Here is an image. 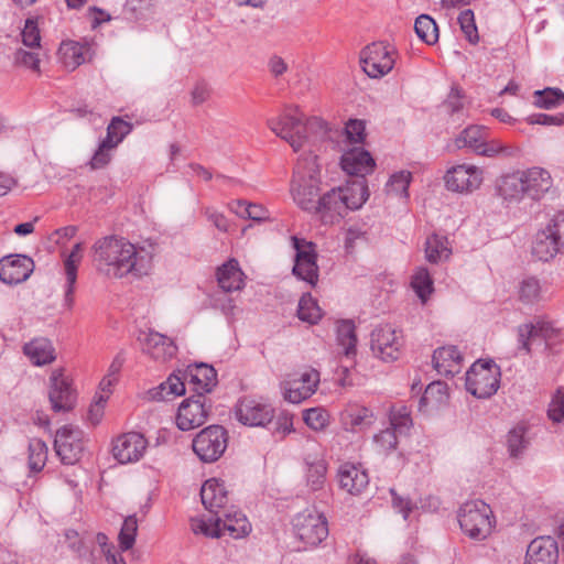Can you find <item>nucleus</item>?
I'll return each mask as SVG.
<instances>
[{"label": "nucleus", "instance_id": "nucleus-1", "mask_svg": "<svg viewBox=\"0 0 564 564\" xmlns=\"http://www.w3.org/2000/svg\"><path fill=\"white\" fill-rule=\"evenodd\" d=\"M553 186L550 172L543 167L533 166L527 170H516L505 173L495 181V195L506 206L518 205L525 198L540 202Z\"/></svg>", "mask_w": 564, "mask_h": 564}, {"label": "nucleus", "instance_id": "nucleus-2", "mask_svg": "<svg viewBox=\"0 0 564 564\" xmlns=\"http://www.w3.org/2000/svg\"><path fill=\"white\" fill-rule=\"evenodd\" d=\"M91 251L97 271L108 278L121 279L129 273H141L137 248L123 237L111 235L99 238Z\"/></svg>", "mask_w": 564, "mask_h": 564}, {"label": "nucleus", "instance_id": "nucleus-3", "mask_svg": "<svg viewBox=\"0 0 564 564\" xmlns=\"http://www.w3.org/2000/svg\"><path fill=\"white\" fill-rule=\"evenodd\" d=\"M297 112L299 108L295 107L293 113H284L268 120L270 130L285 140L295 152L324 139L328 131L327 123L323 119L311 117L303 121Z\"/></svg>", "mask_w": 564, "mask_h": 564}, {"label": "nucleus", "instance_id": "nucleus-4", "mask_svg": "<svg viewBox=\"0 0 564 564\" xmlns=\"http://www.w3.org/2000/svg\"><path fill=\"white\" fill-rule=\"evenodd\" d=\"M318 158L312 151L303 153L294 169L291 194L295 204L307 213L314 212L321 197Z\"/></svg>", "mask_w": 564, "mask_h": 564}, {"label": "nucleus", "instance_id": "nucleus-5", "mask_svg": "<svg viewBox=\"0 0 564 564\" xmlns=\"http://www.w3.org/2000/svg\"><path fill=\"white\" fill-rule=\"evenodd\" d=\"M192 529L194 533L209 538H220L228 533L231 538L239 539L251 532V524L241 511L226 509L208 520H193Z\"/></svg>", "mask_w": 564, "mask_h": 564}, {"label": "nucleus", "instance_id": "nucleus-6", "mask_svg": "<svg viewBox=\"0 0 564 564\" xmlns=\"http://www.w3.org/2000/svg\"><path fill=\"white\" fill-rule=\"evenodd\" d=\"M462 531L470 539L485 540L492 530L495 517L489 505L482 500L465 502L457 513Z\"/></svg>", "mask_w": 564, "mask_h": 564}, {"label": "nucleus", "instance_id": "nucleus-7", "mask_svg": "<svg viewBox=\"0 0 564 564\" xmlns=\"http://www.w3.org/2000/svg\"><path fill=\"white\" fill-rule=\"evenodd\" d=\"M500 367L491 359L477 360L466 372V389L478 399H488L500 387Z\"/></svg>", "mask_w": 564, "mask_h": 564}, {"label": "nucleus", "instance_id": "nucleus-8", "mask_svg": "<svg viewBox=\"0 0 564 564\" xmlns=\"http://www.w3.org/2000/svg\"><path fill=\"white\" fill-rule=\"evenodd\" d=\"M228 438V432L224 426L209 425L194 437L192 447L202 462L214 463L224 455Z\"/></svg>", "mask_w": 564, "mask_h": 564}, {"label": "nucleus", "instance_id": "nucleus-9", "mask_svg": "<svg viewBox=\"0 0 564 564\" xmlns=\"http://www.w3.org/2000/svg\"><path fill=\"white\" fill-rule=\"evenodd\" d=\"M404 339L402 330L389 324L377 326L370 335V348L383 361H394L401 356Z\"/></svg>", "mask_w": 564, "mask_h": 564}, {"label": "nucleus", "instance_id": "nucleus-10", "mask_svg": "<svg viewBox=\"0 0 564 564\" xmlns=\"http://www.w3.org/2000/svg\"><path fill=\"white\" fill-rule=\"evenodd\" d=\"M291 242L295 250L293 274L315 286L318 281L316 245L296 236L291 237Z\"/></svg>", "mask_w": 564, "mask_h": 564}, {"label": "nucleus", "instance_id": "nucleus-11", "mask_svg": "<svg viewBox=\"0 0 564 564\" xmlns=\"http://www.w3.org/2000/svg\"><path fill=\"white\" fill-rule=\"evenodd\" d=\"M394 63V51L384 42H373L360 52L361 68L371 78L386 76Z\"/></svg>", "mask_w": 564, "mask_h": 564}, {"label": "nucleus", "instance_id": "nucleus-12", "mask_svg": "<svg viewBox=\"0 0 564 564\" xmlns=\"http://www.w3.org/2000/svg\"><path fill=\"white\" fill-rule=\"evenodd\" d=\"M212 400L202 392L185 399L178 406L176 425L182 431H189L203 425L212 411Z\"/></svg>", "mask_w": 564, "mask_h": 564}, {"label": "nucleus", "instance_id": "nucleus-13", "mask_svg": "<svg viewBox=\"0 0 564 564\" xmlns=\"http://www.w3.org/2000/svg\"><path fill=\"white\" fill-rule=\"evenodd\" d=\"M296 538L306 546H317L328 535V524L322 513L305 511L293 521Z\"/></svg>", "mask_w": 564, "mask_h": 564}, {"label": "nucleus", "instance_id": "nucleus-14", "mask_svg": "<svg viewBox=\"0 0 564 564\" xmlns=\"http://www.w3.org/2000/svg\"><path fill=\"white\" fill-rule=\"evenodd\" d=\"M48 400L56 413L69 412L76 405L77 392L63 368L54 369L50 376Z\"/></svg>", "mask_w": 564, "mask_h": 564}, {"label": "nucleus", "instance_id": "nucleus-15", "mask_svg": "<svg viewBox=\"0 0 564 564\" xmlns=\"http://www.w3.org/2000/svg\"><path fill=\"white\" fill-rule=\"evenodd\" d=\"M274 408L261 399L241 398L235 408L237 420L247 426H265L274 417Z\"/></svg>", "mask_w": 564, "mask_h": 564}, {"label": "nucleus", "instance_id": "nucleus-16", "mask_svg": "<svg viewBox=\"0 0 564 564\" xmlns=\"http://www.w3.org/2000/svg\"><path fill=\"white\" fill-rule=\"evenodd\" d=\"M319 383V372L316 369L307 368L297 377L284 380L281 384L283 397L291 403H301L312 397Z\"/></svg>", "mask_w": 564, "mask_h": 564}, {"label": "nucleus", "instance_id": "nucleus-17", "mask_svg": "<svg viewBox=\"0 0 564 564\" xmlns=\"http://www.w3.org/2000/svg\"><path fill=\"white\" fill-rule=\"evenodd\" d=\"M444 181L448 191L471 193L482 183V170L473 164H459L446 172Z\"/></svg>", "mask_w": 564, "mask_h": 564}, {"label": "nucleus", "instance_id": "nucleus-18", "mask_svg": "<svg viewBox=\"0 0 564 564\" xmlns=\"http://www.w3.org/2000/svg\"><path fill=\"white\" fill-rule=\"evenodd\" d=\"M82 432L70 425L57 430L54 440V449L61 462L66 465L76 463L83 452Z\"/></svg>", "mask_w": 564, "mask_h": 564}, {"label": "nucleus", "instance_id": "nucleus-19", "mask_svg": "<svg viewBox=\"0 0 564 564\" xmlns=\"http://www.w3.org/2000/svg\"><path fill=\"white\" fill-rule=\"evenodd\" d=\"M148 441L137 432L118 436L112 443V455L120 464L138 462L144 454Z\"/></svg>", "mask_w": 564, "mask_h": 564}, {"label": "nucleus", "instance_id": "nucleus-20", "mask_svg": "<svg viewBox=\"0 0 564 564\" xmlns=\"http://www.w3.org/2000/svg\"><path fill=\"white\" fill-rule=\"evenodd\" d=\"M34 261L25 254H9L0 260V280L9 285L26 281L34 270Z\"/></svg>", "mask_w": 564, "mask_h": 564}, {"label": "nucleus", "instance_id": "nucleus-21", "mask_svg": "<svg viewBox=\"0 0 564 564\" xmlns=\"http://www.w3.org/2000/svg\"><path fill=\"white\" fill-rule=\"evenodd\" d=\"M558 545L554 538L542 535L533 539L527 547L524 564H556Z\"/></svg>", "mask_w": 564, "mask_h": 564}, {"label": "nucleus", "instance_id": "nucleus-22", "mask_svg": "<svg viewBox=\"0 0 564 564\" xmlns=\"http://www.w3.org/2000/svg\"><path fill=\"white\" fill-rule=\"evenodd\" d=\"M347 206L337 188H332L318 197L313 214L318 215L324 224H334L345 217Z\"/></svg>", "mask_w": 564, "mask_h": 564}, {"label": "nucleus", "instance_id": "nucleus-23", "mask_svg": "<svg viewBox=\"0 0 564 564\" xmlns=\"http://www.w3.org/2000/svg\"><path fill=\"white\" fill-rule=\"evenodd\" d=\"M202 502L212 517H217L226 510L228 503V491L223 480L212 478L205 481L200 489Z\"/></svg>", "mask_w": 564, "mask_h": 564}, {"label": "nucleus", "instance_id": "nucleus-24", "mask_svg": "<svg viewBox=\"0 0 564 564\" xmlns=\"http://www.w3.org/2000/svg\"><path fill=\"white\" fill-rule=\"evenodd\" d=\"M340 165L347 174L365 178L373 171L376 163L368 151L354 148L341 155Z\"/></svg>", "mask_w": 564, "mask_h": 564}, {"label": "nucleus", "instance_id": "nucleus-25", "mask_svg": "<svg viewBox=\"0 0 564 564\" xmlns=\"http://www.w3.org/2000/svg\"><path fill=\"white\" fill-rule=\"evenodd\" d=\"M143 350L150 355L151 358L164 362L176 355L177 347L167 336L154 330H149L144 334Z\"/></svg>", "mask_w": 564, "mask_h": 564}, {"label": "nucleus", "instance_id": "nucleus-26", "mask_svg": "<svg viewBox=\"0 0 564 564\" xmlns=\"http://www.w3.org/2000/svg\"><path fill=\"white\" fill-rule=\"evenodd\" d=\"M432 361L438 375L454 377L462 370L463 356L457 347L444 346L434 351Z\"/></svg>", "mask_w": 564, "mask_h": 564}, {"label": "nucleus", "instance_id": "nucleus-27", "mask_svg": "<svg viewBox=\"0 0 564 564\" xmlns=\"http://www.w3.org/2000/svg\"><path fill=\"white\" fill-rule=\"evenodd\" d=\"M339 487L350 495H359L369 484L368 474L354 464H343L337 473Z\"/></svg>", "mask_w": 564, "mask_h": 564}, {"label": "nucleus", "instance_id": "nucleus-28", "mask_svg": "<svg viewBox=\"0 0 564 564\" xmlns=\"http://www.w3.org/2000/svg\"><path fill=\"white\" fill-rule=\"evenodd\" d=\"M23 354L32 365L42 367L56 359V351L52 341L45 337L33 338L23 345Z\"/></svg>", "mask_w": 564, "mask_h": 564}, {"label": "nucleus", "instance_id": "nucleus-29", "mask_svg": "<svg viewBox=\"0 0 564 564\" xmlns=\"http://www.w3.org/2000/svg\"><path fill=\"white\" fill-rule=\"evenodd\" d=\"M183 376H185V379H189L188 383L194 386L195 393L202 392L206 395L217 383L216 370L206 364L189 367Z\"/></svg>", "mask_w": 564, "mask_h": 564}, {"label": "nucleus", "instance_id": "nucleus-30", "mask_svg": "<svg viewBox=\"0 0 564 564\" xmlns=\"http://www.w3.org/2000/svg\"><path fill=\"white\" fill-rule=\"evenodd\" d=\"M217 282L225 292L241 290L245 285V273L236 259H229L217 269Z\"/></svg>", "mask_w": 564, "mask_h": 564}, {"label": "nucleus", "instance_id": "nucleus-31", "mask_svg": "<svg viewBox=\"0 0 564 564\" xmlns=\"http://www.w3.org/2000/svg\"><path fill=\"white\" fill-rule=\"evenodd\" d=\"M348 210L360 208L369 197L366 178H356L344 186L337 187Z\"/></svg>", "mask_w": 564, "mask_h": 564}, {"label": "nucleus", "instance_id": "nucleus-32", "mask_svg": "<svg viewBox=\"0 0 564 564\" xmlns=\"http://www.w3.org/2000/svg\"><path fill=\"white\" fill-rule=\"evenodd\" d=\"M563 252L558 245L553 240L550 230L544 228L540 230L532 246V254L540 261H549L557 253Z\"/></svg>", "mask_w": 564, "mask_h": 564}, {"label": "nucleus", "instance_id": "nucleus-33", "mask_svg": "<svg viewBox=\"0 0 564 564\" xmlns=\"http://www.w3.org/2000/svg\"><path fill=\"white\" fill-rule=\"evenodd\" d=\"M452 254L447 237L433 234L425 241V259L430 263L447 260Z\"/></svg>", "mask_w": 564, "mask_h": 564}, {"label": "nucleus", "instance_id": "nucleus-34", "mask_svg": "<svg viewBox=\"0 0 564 564\" xmlns=\"http://www.w3.org/2000/svg\"><path fill=\"white\" fill-rule=\"evenodd\" d=\"M519 153L518 147L503 143L499 139H488V135H486L477 154L487 158L510 159L516 158Z\"/></svg>", "mask_w": 564, "mask_h": 564}, {"label": "nucleus", "instance_id": "nucleus-35", "mask_svg": "<svg viewBox=\"0 0 564 564\" xmlns=\"http://www.w3.org/2000/svg\"><path fill=\"white\" fill-rule=\"evenodd\" d=\"M486 135H488V129L486 127L476 124L469 126L455 139V145L457 149L468 148L477 154Z\"/></svg>", "mask_w": 564, "mask_h": 564}, {"label": "nucleus", "instance_id": "nucleus-36", "mask_svg": "<svg viewBox=\"0 0 564 564\" xmlns=\"http://www.w3.org/2000/svg\"><path fill=\"white\" fill-rule=\"evenodd\" d=\"M447 400V384L442 381H433L426 387L423 395L421 397L419 408L421 411L427 406L437 409L445 404Z\"/></svg>", "mask_w": 564, "mask_h": 564}, {"label": "nucleus", "instance_id": "nucleus-37", "mask_svg": "<svg viewBox=\"0 0 564 564\" xmlns=\"http://www.w3.org/2000/svg\"><path fill=\"white\" fill-rule=\"evenodd\" d=\"M411 286L421 302L425 304L434 292V281L426 268L419 267L415 269L411 278Z\"/></svg>", "mask_w": 564, "mask_h": 564}, {"label": "nucleus", "instance_id": "nucleus-38", "mask_svg": "<svg viewBox=\"0 0 564 564\" xmlns=\"http://www.w3.org/2000/svg\"><path fill=\"white\" fill-rule=\"evenodd\" d=\"M83 256L69 253L64 261L66 285L64 302L67 307H72L74 303L75 284L77 280V269L82 261Z\"/></svg>", "mask_w": 564, "mask_h": 564}, {"label": "nucleus", "instance_id": "nucleus-39", "mask_svg": "<svg viewBox=\"0 0 564 564\" xmlns=\"http://www.w3.org/2000/svg\"><path fill=\"white\" fill-rule=\"evenodd\" d=\"M414 31L417 37L427 45H433L438 41V26L429 14H421L415 19Z\"/></svg>", "mask_w": 564, "mask_h": 564}, {"label": "nucleus", "instance_id": "nucleus-40", "mask_svg": "<svg viewBox=\"0 0 564 564\" xmlns=\"http://www.w3.org/2000/svg\"><path fill=\"white\" fill-rule=\"evenodd\" d=\"M29 457L28 465L31 471H41L47 460V446L41 438H31L29 442Z\"/></svg>", "mask_w": 564, "mask_h": 564}, {"label": "nucleus", "instance_id": "nucleus-41", "mask_svg": "<svg viewBox=\"0 0 564 564\" xmlns=\"http://www.w3.org/2000/svg\"><path fill=\"white\" fill-rule=\"evenodd\" d=\"M564 104V93L560 88L546 87L533 93V105L541 109H553Z\"/></svg>", "mask_w": 564, "mask_h": 564}, {"label": "nucleus", "instance_id": "nucleus-42", "mask_svg": "<svg viewBox=\"0 0 564 564\" xmlns=\"http://www.w3.org/2000/svg\"><path fill=\"white\" fill-rule=\"evenodd\" d=\"M85 46L74 41L63 42L59 47L63 64L70 69H75L85 62Z\"/></svg>", "mask_w": 564, "mask_h": 564}, {"label": "nucleus", "instance_id": "nucleus-43", "mask_svg": "<svg viewBox=\"0 0 564 564\" xmlns=\"http://www.w3.org/2000/svg\"><path fill=\"white\" fill-rule=\"evenodd\" d=\"M337 341L343 347L346 357L356 354L357 337L351 321H343L337 326Z\"/></svg>", "mask_w": 564, "mask_h": 564}, {"label": "nucleus", "instance_id": "nucleus-44", "mask_svg": "<svg viewBox=\"0 0 564 564\" xmlns=\"http://www.w3.org/2000/svg\"><path fill=\"white\" fill-rule=\"evenodd\" d=\"M411 412L405 405H394L390 411V429L400 436L406 435L412 426Z\"/></svg>", "mask_w": 564, "mask_h": 564}, {"label": "nucleus", "instance_id": "nucleus-45", "mask_svg": "<svg viewBox=\"0 0 564 564\" xmlns=\"http://www.w3.org/2000/svg\"><path fill=\"white\" fill-rule=\"evenodd\" d=\"M412 174L410 172L399 171L390 176L386 184V192L402 198H408Z\"/></svg>", "mask_w": 564, "mask_h": 564}, {"label": "nucleus", "instance_id": "nucleus-46", "mask_svg": "<svg viewBox=\"0 0 564 564\" xmlns=\"http://www.w3.org/2000/svg\"><path fill=\"white\" fill-rule=\"evenodd\" d=\"M297 316L301 321L310 324H315L321 319L322 311L310 293L304 294L300 299Z\"/></svg>", "mask_w": 564, "mask_h": 564}, {"label": "nucleus", "instance_id": "nucleus-47", "mask_svg": "<svg viewBox=\"0 0 564 564\" xmlns=\"http://www.w3.org/2000/svg\"><path fill=\"white\" fill-rule=\"evenodd\" d=\"M137 533L138 520L135 514L126 517L118 535L119 547L122 552L132 549L135 542Z\"/></svg>", "mask_w": 564, "mask_h": 564}, {"label": "nucleus", "instance_id": "nucleus-48", "mask_svg": "<svg viewBox=\"0 0 564 564\" xmlns=\"http://www.w3.org/2000/svg\"><path fill=\"white\" fill-rule=\"evenodd\" d=\"M132 130V124L120 117H113L107 127L104 140L117 147Z\"/></svg>", "mask_w": 564, "mask_h": 564}, {"label": "nucleus", "instance_id": "nucleus-49", "mask_svg": "<svg viewBox=\"0 0 564 564\" xmlns=\"http://www.w3.org/2000/svg\"><path fill=\"white\" fill-rule=\"evenodd\" d=\"M529 440L525 437V429L517 426L507 436V446L511 457H519L528 447Z\"/></svg>", "mask_w": 564, "mask_h": 564}, {"label": "nucleus", "instance_id": "nucleus-50", "mask_svg": "<svg viewBox=\"0 0 564 564\" xmlns=\"http://www.w3.org/2000/svg\"><path fill=\"white\" fill-rule=\"evenodd\" d=\"M185 377L182 378L176 373H172L164 382L159 387L160 391L156 392L155 397L159 395L161 399L174 398L185 393Z\"/></svg>", "mask_w": 564, "mask_h": 564}, {"label": "nucleus", "instance_id": "nucleus-51", "mask_svg": "<svg viewBox=\"0 0 564 564\" xmlns=\"http://www.w3.org/2000/svg\"><path fill=\"white\" fill-rule=\"evenodd\" d=\"M303 420L314 431H323L329 424V414L323 408H311L303 412Z\"/></svg>", "mask_w": 564, "mask_h": 564}, {"label": "nucleus", "instance_id": "nucleus-52", "mask_svg": "<svg viewBox=\"0 0 564 564\" xmlns=\"http://www.w3.org/2000/svg\"><path fill=\"white\" fill-rule=\"evenodd\" d=\"M21 37L22 43L30 50H41V34L35 19L29 18L25 20Z\"/></svg>", "mask_w": 564, "mask_h": 564}, {"label": "nucleus", "instance_id": "nucleus-53", "mask_svg": "<svg viewBox=\"0 0 564 564\" xmlns=\"http://www.w3.org/2000/svg\"><path fill=\"white\" fill-rule=\"evenodd\" d=\"M458 23L468 42L477 44L479 35L475 23L474 12L470 9L462 11L458 15Z\"/></svg>", "mask_w": 564, "mask_h": 564}, {"label": "nucleus", "instance_id": "nucleus-54", "mask_svg": "<svg viewBox=\"0 0 564 564\" xmlns=\"http://www.w3.org/2000/svg\"><path fill=\"white\" fill-rule=\"evenodd\" d=\"M519 297L524 303H534L541 297V285L538 279L527 278L519 286Z\"/></svg>", "mask_w": 564, "mask_h": 564}, {"label": "nucleus", "instance_id": "nucleus-55", "mask_svg": "<svg viewBox=\"0 0 564 564\" xmlns=\"http://www.w3.org/2000/svg\"><path fill=\"white\" fill-rule=\"evenodd\" d=\"M109 141L102 140L89 161L91 170H99L107 166L111 161V151L116 149Z\"/></svg>", "mask_w": 564, "mask_h": 564}, {"label": "nucleus", "instance_id": "nucleus-56", "mask_svg": "<svg viewBox=\"0 0 564 564\" xmlns=\"http://www.w3.org/2000/svg\"><path fill=\"white\" fill-rule=\"evenodd\" d=\"M13 61L17 66H23L34 72L40 70V54L34 50H17L14 52Z\"/></svg>", "mask_w": 564, "mask_h": 564}, {"label": "nucleus", "instance_id": "nucleus-57", "mask_svg": "<svg viewBox=\"0 0 564 564\" xmlns=\"http://www.w3.org/2000/svg\"><path fill=\"white\" fill-rule=\"evenodd\" d=\"M347 417L352 427L369 426L373 421V413L365 406H352L347 411Z\"/></svg>", "mask_w": 564, "mask_h": 564}, {"label": "nucleus", "instance_id": "nucleus-58", "mask_svg": "<svg viewBox=\"0 0 564 564\" xmlns=\"http://www.w3.org/2000/svg\"><path fill=\"white\" fill-rule=\"evenodd\" d=\"M399 436L400 435L398 433L388 427L376 434L373 440L376 445L379 447V451L388 454L397 448Z\"/></svg>", "mask_w": 564, "mask_h": 564}, {"label": "nucleus", "instance_id": "nucleus-59", "mask_svg": "<svg viewBox=\"0 0 564 564\" xmlns=\"http://www.w3.org/2000/svg\"><path fill=\"white\" fill-rule=\"evenodd\" d=\"M545 228L564 252V212L555 214Z\"/></svg>", "mask_w": 564, "mask_h": 564}, {"label": "nucleus", "instance_id": "nucleus-60", "mask_svg": "<svg viewBox=\"0 0 564 564\" xmlns=\"http://www.w3.org/2000/svg\"><path fill=\"white\" fill-rule=\"evenodd\" d=\"M326 466L324 463H316L310 466L307 471V484L312 490L322 488L325 481Z\"/></svg>", "mask_w": 564, "mask_h": 564}, {"label": "nucleus", "instance_id": "nucleus-61", "mask_svg": "<svg viewBox=\"0 0 564 564\" xmlns=\"http://www.w3.org/2000/svg\"><path fill=\"white\" fill-rule=\"evenodd\" d=\"M345 134L349 142L361 143L365 139V123L358 119H350L345 127Z\"/></svg>", "mask_w": 564, "mask_h": 564}, {"label": "nucleus", "instance_id": "nucleus-62", "mask_svg": "<svg viewBox=\"0 0 564 564\" xmlns=\"http://www.w3.org/2000/svg\"><path fill=\"white\" fill-rule=\"evenodd\" d=\"M527 122L529 124L563 126L564 112H560L556 115L534 113L527 118Z\"/></svg>", "mask_w": 564, "mask_h": 564}, {"label": "nucleus", "instance_id": "nucleus-63", "mask_svg": "<svg viewBox=\"0 0 564 564\" xmlns=\"http://www.w3.org/2000/svg\"><path fill=\"white\" fill-rule=\"evenodd\" d=\"M519 349L529 354L531 351V340L535 338L533 326L530 323L521 324L517 328Z\"/></svg>", "mask_w": 564, "mask_h": 564}, {"label": "nucleus", "instance_id": "nucleus-64", "mask_svg": "<svg viewBox=\"0 0 564 564\" xmlns=\"http://www.w3.org/2000/svg\"><path fill=\"white\" fill-rule=\"evenodd\" d=\"M547 415L550 420L560 423L564 420V394L557 391L549 404Z\"/></svg>", "mask_w": 564, "mask_h": 564}]
</instances>
